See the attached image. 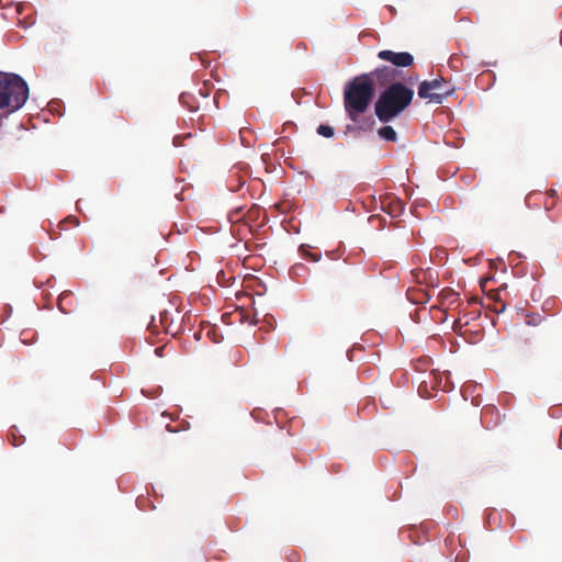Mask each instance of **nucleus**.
Wrapping results in <instances>:
<instances>
[{
	"mask_svg": "<svg viewBox=\"0 0 562 562\" xmlns=\"http://www.w3.org/2000/svg\"><path fill=\"white\" fill-rule=\"evenodd\" d=\"M414 91L402 83H393L375 103V114L382 122H389L403 112L412 102Z\"/></svg>",
	"mask_w": 562,
	"mask_h": 562,
	"instance_id": "obj_1",
	"label": "nucleus"
},
{
	"mask_svg": "<svg viewBox=\"0 0 562 562\" xmlns=\"http://www.w3.org/2000/svg\"><path fill=\"white\" fill-rule=\"evenodd\" d=\"M345 108L352 121L366 112L373 97V81L368 75L356 77L345 87Z\"/></svg>",
	"mask_w": 562,
	"mask_h": 562,
	"instance_id": "obj_2",
	"label": "nucleus"
},
{
	"mask_svg": "<svg viewBox=\"0 0 562 562\" xmlns=\"http://www.w3.org/2000/svg\"><path fill=\"white\" fill-rule=\"evenodd\" d=\"M29 98V87L18 75L0 74V109L11 114L22 108Z\"/></svg>",
	"mask_w": 562,
	"mask_h": 562,
	"instance_id": "obj_3",
	"label": "nucleus"
},
{
	"mask_svg": "<svg viewBox=\"0 0 562 562\" xmlns=\"http://www.w3.org/2000/svg\"><path fill=\"white\" fill-rule=\"evenodd\" d=\"M453 92V87L442 78L423 81L418 88V95L429 102L442 103L446 97Z\"/></svg>",
	"mask_w": 562,
	"mask_h": 562,
	"instance_id": "obj_4",
	"label": "nucleus"
},
{
	"mask_svg": "<svg viewBox=\"0 0 562 562\" xmlns=\"http://www.w3.org/2000/svg\"><path fill=\"white\" fill-rule=\"evenodd\" d=\"M379 58L382 60H386L392 63L395 66L407 67L413 64V56L406 52H392V50H381L378 54Z\"/></svg>",
	"mask_w": 562,
	"mask_h": 562,
	"instance_id": "obj_5",
	"label": "nucleus"
},
{
	"mask_svg": "<svg viewBox=\"0 0 562 562\" xmlns=\"http://www.w3.org/2000/svg\"><path fill=\"white\" fill-rule=\"evenodd\" d=\"M378 134L381 138L385 140L394 142L396 140V132L392 126H384L378 131Z\"/></svg>",
	"mask_w": 562,
	"mask_h": 562,
	"instance_id": "obj_6",
	"label": "nucleus"
},
{
	"mask_svg": "<svg viewBox=\"0 0 562 562\" xmlns=\"http://www.w3.org/2000/svg\"><path fill=\"white\" fill-rule=\"evenodd\" d=\"M317 133L323 137L330 138L334 135V128L328 125H319L317 127Z\"/></svg>",
	"mask_w": 562,
	"mask_h": 562,
	"instance_id": "obj_7",
	"label": "nucleus"
}]
</instances>
